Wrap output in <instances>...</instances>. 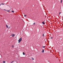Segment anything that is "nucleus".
I'll return each mask as SVG.
<instances>
[{"label":"nucleus","instance_id":"1","mask_svg":"<svg viewBox=\"0 0 63 63\" xmlns=\"http://www.w3.org/2000/svg\"><path fill=\"white\" fill-rule=\"evenodd\" d=\"M22 40V38L21 37L20 38V39H19V40H18V43H19L21 41V40Z\"/></svg>","mask_w":63,"mask_h":63},{"label":"nucleus","instance_id":"2","mask_svg":"<svg viewBox=\"0 0 63 63\" xmlns=\"http://www.w3.org/2000/svg\"><path fill=\"white\" fill-rule=\"evenodd\" d=\"M15 36V35L13 34H12V35H11V36H12V37H14Z\"/></svg>","mask_w":63,"mask_h":63},{"label":"nucleus","instance_id":"3","mask_svg":"<svg viewBox=\"0 0 63 63\" xmlns=\"http://www.w3.org/2000/svg\"><path fill=\"white\" fill-rule=\"evenodd\" d=\"M42 23L43 24V25H44V24H45V22H42Z\"/></svg>","mask_w":63,"mask_h":63},{"label":"nucleus","instance_id":"4","mask_svg":"<svg viewBox=\"0 0 63 63\" xmlns=\"http://www.w3.org/2000/svg\"><path fill=\"white\" fill-rule=\"evenodd\" d=\"M14 47H15V46H14V45H13L12 46V47L13 48H14Z\"/></svg>","mask_w":63,"mask_h":63},{"label":"nucleus","instance_id":"5","mask_svg":"<svg viewBox=\"0 0 63 63\" xmlns=\"http://www.w3.org/2000/svg\"><path fill=\"white\" fill-rule=\"evenodd\" d=\"M44 51H45L43 49L42 50V53H43V52H44Z\"/></svg>","mask_w":63,"mask_h":63},{"label":"nucleus","instance_id":"6","mask_svg":"<svg viewBox=\"0 0 63 63\" xmlns=\"http://www.w3.org/2000/svg\"><path fill=\"white\" fill-rule=\"evenodd\" d=\"M2 62H3V63H6V61H3Z\"/></svg>","mask_w":63,"mask_h":63},{"label":"nucleus","instance_id":"7","mask_svg":"<svg viewBox=\"0 0 63 63\" xmlns=\"http://www.w3.org/2000/svg\"><path fill=\"white\" fill-rule=\"evenodd\" d=\"M23 55H25V53H24V52H23Z\"/></svg>","mask_w":63,"mask_h":63},{"label":"nucleus","instance_id":"8","mask_svg":"<svg viewBox=\"0 0 63 63\" xmlns=\"http://www.w3.org/2000/svg\"><path fill=\"white\" fill-rule=\"evenodd\" d=\"M6 27L7 28H8V26L7 25H6Z\"/></svg>","mask_w":63,"mask_h":63},{"label":"nucleus","instance_id":"9","mask_svg":"<svg viewBox=\"0 0 63 63\" xmlns=\"http://www.w3.org/2000/svg\"><path fill=\"white\" fill-rule=\"evenodd\" d=\"M32 60H34V58H32Z\"/></svg>","mask_w":63,"mask_h":63},{"label":"nucleus","instance_id":"10","mask_svg":"<svg viewBox=\"0 0 63 63\" xmlns=\"http://www.w3.org/2000/svg\"><path fill=\"white\" fill-rule=\"evenodd\" d=\"M14 62V61H13L12 62H11V63H13Z\"/></svg>","mask_w":63,"mask_h":63},{"label":"nucleus","instance_id":"11","mask_svg":"<svg viewBox=\"0 0 63 63\" xmlns=\"http://www.w3.org/2000/svg\"><path fill=\"white\" fill-rule=\"evenodd\" d=\"M45 47H46L45 46H43L42 47L44 48H45Z\"/></svg>","mask_w":63,"mask_h":63},{"label":"nucleus","instance_id":"12","mask_svg":"<svg viewBox=\"0 0 63 63\" xmlns=\"http://www.w3.org/2000/svg\"><path fill=\"white\" fill-rule=\"evenodd\" d=\"M10 11V10H8V11H7V12H9Z\"/></svg>","mask_w":63,"mask_h":63},{"label":"nucleus","instance_id":"13","mask_svg":"<svg viewBox=\"0 0 63 63\" xmlns=\"http://www.w3.org/2000/svg\"><path fill=\"white\" fill-rule=\"evenodd\" d=\"M62 0H61V3H62Z\"/></svg>","mask_w":63,"mask_h":63},{"label":"nucleus","instance_id":"14","mask_svg":"<svg viewBox=\"0 0 63 63\" xmlns=\"http://www.w3.org/2000/svg\"><path fill=\"white\" fill-rule=\"evenodd\" d=\"M33 25H35V23H33Z\"/></svg>","mask_w":63,"mask_h":63},{"label":"nucleus","instance_id":"15","mask_svg":"<svg viewBox=\"0 0 63 63\" xmlns=\"http://www.w3.org/2000/svg\"><path fill=\"white\" fill-rule=\"evenodd\" d=\"M12 12L13 13H14V11H12Z\"/></svg>","mask_w":63,"mask_h":63},{"label":"nucleus","instance_id":"16","mask_svg":"<svg viewBox=\"0 0 63 63\" xmlns=\"http://www.w3.org/2000/svg\"><path fill=\"white\" fill-rule=\"evenodd\" d=\"M43 37H44L45 36V35H44V33L43 34Z\"/></svg>","mask_w":63,"mask_h":63},{"label":"nucleus","instance_id":"17","mask_svg":"<svg viewBox=\"0 0 63 63\" xmlns=\"http://www.w3.org/2000/svg\"><path fill=\"white\" fill-rule=\"evenodd\" d=\"M24 17H25V16H26V15H24Z\"/></svg>","mask_w":63,"mask_h":63},{"label":"nucleus","instance_id":"18","mask_svg":"<svg viewBox=\"0 0 63 63\" xmlns=\"http://www.w3.org/2000/svg\"><path fill=\"white\" fill-rule=\"evenodd\" d=\"M1 5H4V4L3 3H1Z\"/></svg>","mask_w":63,"mask_h":63},{"label":"nucleus","instance_id":"19","mask_svg":"<svg viewBox=\"0 0 63 63\" xmlns=\"http://www.w3.org/2000/svg\"><path fill=\"white\" fill-rule=\"evenodd\" d=\"M61 14V12H60L59 13V15H60Z\"/></svg>","mask_w":63,"mask_h":63},{"label":"nucleus","instance_id":"20","mask_svg":"<svg viewBox=\"0 0 63 63\" xmlns=\"http://www.w3.org/2000/svg\"><path fill=\"white\" fill-rule=\"evenodd\" d=\"M51 39H52V37H51Z\"/></svg>","mask_w":63,"mask_h":63},{"label":"nucleus","instance_id":"21","mask_svg":"<svg viewBox=\"0 0 63 63\" xmlns=\"http://www.w3.org/2000/svg\"><path fill=\"white\" fill-rule=\"evenodd\" d=\"M4 10L5 11H7V10L5 9H4Z\"/></svg>","mask_w":63,"mask_h":63},{"label":"nucleus","instance_id":"22","mask_svg":"<svg viewBox=\"0 0 63 63\" xmlns=\"http://www.w3.org/2000/svg\"><path fill=\"white\" fill-rule=\"evenodd\" d=\"M8 28L10 29V27H8Z\"/></svg>","mask_w":63,"mask_h":63},{"label":"nucleus","instance_id":"23","mask_svg":"<svg viewBox=\"0 0 63 63\" xmlns=\"http://www.w3.org/2000/svg\"><path fill=\"white\" fill-rule=\"evenodd\" d=\"M1 4H0V6H1Z\"/></svg>","mask_w":63,"mask_h":63},{"label":"nucleus","instance_id":"24","mask_svg":"<svg viewBox=\"0 0 63 63\" xmlns=\"http://www.w3.org/2000/svg\"><path fill=\"white\" fill-rule=\"evenodd\" d=\"M59 53H60L59 52Z\"/></svg>","mask_w":63,"mask_h":63}]
</instances>
